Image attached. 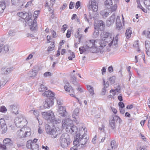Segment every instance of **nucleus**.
I'll return each instance as SVG.
<instances>
[{"mask_svg": "<svg viewBox=\"0 0 150 150\" xmlns=\"http://www.w3.org/2000/svg\"><path fill=\"white\" fill-rule=\"evenodd\" d=\"M74 2L71 1L69 5V8L70 9L73 8L74 7Z\"/></svg>", "mask_w": 150, "mask_h": 150, "instance_id": "nucleus-50", "label": "nucleus"}, {"mask_svg": "<svg viewBox=\"0 0 150 150\" xmlns=\"http://www.w3.org/2000/svg\"><path fill=\"white\" fill-rule=\"evenodd\" d=\"M99 35V32L98 30H95L93 33V37L95 38L97 37Z\"/></svg>", "mask_w": 150, "mask_h": 150, "instance_id": "nucleus-43", "label": "nucleus"}, {"mask_svg": "<svg viewBox=\"0 0 150 150\" xmlns=\"http://www.w3.org/2000/svg\"><path fill=\"white\" fill-rule=\"evenodd\" d=\"M106 91V88L104 86V87L102 88V92L101 93V94L102 95H104L105 94V92Z\"/></svg>", "mask_w": 150, "mask_h": 150, "instance_id": "nucleus-49", "label": "nucleus"}, {"mask_svg": "<svg viewBox=\"0 0 150 150\" xmlns=\"http://www.w3.org/2000/svg\"><path fill=\"white\" fill-rule=\"evenodd\" d=\"M143 34L144 35L147 34V37L148 38H150V31H146L144 30L143 32Z\"/></svg>", "mask_w": 150, "mask_h": 150, "instance_id": "nucleus-44", "label": "nucleus"}, {"mask_svg": "<svg viewBox=\"0 0 150 150\" xmlns=\"http://www.w3.org/2000/svg\"><path fill=\"white\" fill-rule=\"evenodd\" d=\"M94 26L95 29H99L100 31H102L104 29L105 24L102 21L99 20L98 21L97 24L95 25Z\"/></svg>", "mask_w": 150, "mask_h": 150, "instance_id": "nucleus-15", "label": "nucleus"}, {"mask_svg": "<svg viewBox=\"0 0 150 150\" xmlns=\"http://www.w3.org/2000/svg\"><path fill=\"white\" fill-rule=\"evenodd\" d=\"M132 33V31L131 30V28H129L126 30V32L125 35L126 37L127 38H129L131 36V34Z\"/></svg>", "mask_w": 150, "mask_h": 150, "instance_id": "nucleus-28", "label": "nucleus"}, {"mask_svg": "<svg viewBox=\"0 0 150 150\" xmlns=\"http://www.w3.org/2000/svg\"><path fill=\"white\" fill-rule=\"evenodd\" d=\"M71 31L70 30H68L66 34V36L67 38H69L71 36Z\"/></svg>", "mask_w": 150, "mask_h": 150, "instance_id": "nucleus-58", "label": "nucleus"}, {"mask_svg": "<svg viewBox=\"0 0 150 150\" xmlns=\"http://www.w3.org/2000/svg\"><path fill=\"white\" fill-rule=\"evenodd\" d=\"M14 122L16 126L19 128H22L24 127L27 123L26 119L22 116L16 117L15 120Z\"/></svg>", "mask_w": 150, "mask_h": 150, "instance_id": "nucleus-6", "label": "nucleus"}, {"mask_svg": "<svg viewBox=\"0 0 150 150\" xmlns=\"http://www.w3.org/2000/svg\"><path fill=\"white\" fill-rule=\"evenodd\" d=\"M105 44H103V45H102H102H101L100 44V43H99L98 44H99V45L98 46V47H100L101 48H102V49H100V48H98V49H99V52L100 53V54H103V52H104V50H103L102 49L103 48V47H105V46H106V44H105Z\"/></svg>", "mask_w": 150, "mask_h": 150, "instance_id": "nucleus-34", "label": "nucleus"}, {"mask_svg": "<svg viewBox=\"0 0 150 150\" xmlns=\"http://www.w3.org/2000/svg\"><path fill=\"white\" fill-rule=\"evenodd\" d=\"M20 1V0H11V3L12 4L17 6L19 5Z\"/></svg>", "mask_w": 150, "mask_h": 150, "instance_id": "nucleus-35", "label": "nucleus"}, {"mask_svg": "<svg viewBox=\"0 0 150 150\" xmlns=\"http://www.w3.org/2000/svg\"><path fill=\"white\" fill-rule=\"evenodd\" d=\"M33 57V55L31 54H29L28 57L26 59V60H28L31 59Z\"/></svg>", "mask_w": 150, "mask_h": 150, "instance_id": "nucleus-62", "label": "nucleus"}, {"mask_svg": "<svg viewBox=\"0 0 150 150\" xmlns=\"http://www.w3.org/2000/svg\"><path fill=\"white\" fill-rule=\"evenodd\" d=\"M33 142L31 140H29L27 142L26 147L28 149H31V148Z\"/></svg>", "mask_w": 150, "mask_h": 150, "instance_id": "nucleus-32", "label": "nucleus"}, {"mask_svg": "<svg viewBox=\"0 0 150 150\" xmlns=\"http://www.w3.org/2000/svg\"><path fill=\"white\" fill-rule=\"evenodd\" d=\"M47 89V88L43 85V84H41L40 87L38 88V90L40 92H43Z\"/></svg>", "mask_w": 150, "mask_h": 150, "instance_id": "nucleus-33", "label": "nucleus"}, {"mask_svg": "<svg viewBox=\"0 0 150 150\" xmlns=\"http://www.w3.org/2000/svg\"><path fill=\"white\" fill-rule=\"evenodd\" d=\"M4 50H1L3 51V54H5L9 50V49L8 45H6L4 46Z\"/></svg>", "mask_w": 150, "mask_h": 150, "instance_id": "nucleus-38", "label": "nucleus"}, {"mask_svg": "<svg viewBox=\"0 0 150 150\" xmlns=\"http://www.w3.org/2000/svg\"><path fill=\"white\" fill-rule=\"evenodd\" d=\"M115 13L108 18V19L106 21L107 25L109 26L113 24L115 22Z\"/></svg>", "mask_w": 150, "mask_h": 150, "instance_id": "nucleus-20", "label": "nucleus"}, {"mask_svg": "<svg viewBox=\"0 0 150 150\" xmlns=\"http://www.w3.org/2000/svg\"><path fill=\"white\" fill-rule=\"evenodd\" d=\"M25 2L24 1L21 2H19V5L18 6H18V8L19 9H20L21 8L24 6V4H25Z\"/></svg>", "mask_w": 150, "mask_h": 150, "instance_id": "nucleus-47", "label": "nucleus"}, {"mask_svg": "<svg viewBox=\"0 0 150 150\" xmlns=\"http://www.w3.org/2000/svg\"><path fill=\"white\" fill-rule=\"evenodd\" d=\"M100 43L99 41L98 42L97 41H96L93 40H90L86 41V48L88 50L90 48H91L94 46H97V44H98Z\"/></svg>", "mask_w": 150, "mask_h": 150, "instance_id": "nucleus-12", "label": "nucleus"}, {"mask_svg": "<svg viewBox=\"0 0 150 150\" xmlns=\"http://www.w3.org/2000/svg\"><path fill=\"white\" fill-rule=\"evenodd\" d=\"M57 103L58 105H61L62 103V101L60 99H57Z\"/></svg>", "mask_w": 150, "mask_h": 150, "instance_id": "nucleus-53", "label": "nucleus"}, {"mask_svg": "<svg viewBox=\"0 0 150 150\" xmlns=\"http://www.w3.org/2000/svg\"><path fill=\"white\" fill-rule=\"evenodd\" d=\"M42 117L45 119L48 122L54 124H57L60 123V120L55 118L54 113L51 110L42 113Z\"/></svg>", "mask_w": 150, "mask_h": 150, "instance_id": "nucleus-2", "label": "nucleus"}, {"mask_svg": "<svg viewBox=\"0 0 150 150\" xmlns=\"http://www.w3.org/2000/svg\"><path fill=\"white\" fill-rule=\"evenodd\" d=\"M86 135V134L85 132L83 135H81L80 133H78L76 135V137H77V139H79V141H80V142L82 140H86L84 143L86 144L87 140H88V139H87V137L84 138Z\"/></svg>", "mask_w": 150, "mask_h": 150, "instance_id": "nucleus-21", "label": "nucleus"}, {"mask_svg": "<svg viewBox=\"0 0 150 150\" xmlns=\"http://www.w3.org/2000/svg\"><path fill=\"white\" fill-rule=\"evenodd\" d=\"M43 96L46 97L47 98H49L53 99H54V97L55 95V94L54 93L49 90L48 91H45L42 94Z\"/></svg>", "mask_w": 150, "mask_h": 150, "instance_id": "nucleus-18", "label": "nucleus"}, {"mask_svg": "<svg viewBox=\"0 0 150 150\" xmlns=\"http://www.w3.org/2000/svg\"><path fill=\"white\" fill-rule=\"evenodd\" d=\"M98 45H97V46H94L91 48H90V49L88 50V51H90V52L92 53H99V49H98L97 47H98Z\"/></svg>", "mask_w": 150, "mask_h": 150, "instance_id": "nucleus-24", "label": "nucleus"}, {"mask_svg": "<svg viewBox=\"0 0 150 150\" xmlns=\"http://www.w3.org/2000/svg\"><path fill=\"white\" fill-rule=\"evenodd\" d=\"M53 99L47 98L43 103V105L45 108H49L53 105Z\"/></svg>", "mask_w": 150, "mask_h": 150, "instance_id": "nucleus-13", "label": "nucleus"}, {"mask_svg": "<svg viewBox=\"0 0 150 150\" xmlns=\"http://www.w3.org/2000/svg\"><path fill=\"white\" fill-rule=\"evenodd\" d=\"M100 36L102 39L107 43L110 42L112 40L111 34L109 32L103 31L101 33Z\"/></svg>", "mask_w": 150, "mask_h": 150, "instance_id": "nucleus-10", "label": "nucleus"}, {"mask_svg": "<svg viewBox=\"0 0 150 150\" xmlns=\"http://www.w3.org/2000/svg\"><path fill=\"white\" fill-rule=\"evenodd\" d=\"M144 4L146 6V8L150 6V0H145L144 1Z\"/></svg>", "mask_w": 150, "mask_h": 150, "instance_id": "nucleus-40", "label": "nucleus"}, {"mask_svg": "<svg viewBox=\"0 0 150 150\" xmlns=\"http://www.w3.org/2000/svg\"><path fill=\"white\" fill-rule=\"evenodd\" d=\"M34 0H31L30 1H29L27 2L25 6V7L27 8L29 6H31L32 4V3L33 1Z\"/></svg>", "mask_w": 150, "mask_h": 150, "instance_id": "nucleus-48", "label": "nucleus"}, {"mask_svg": "<svg viewBox=\"0 0 150 150\" xmlns=\"http://www.w3.org/2000/svg\"><path fill=\"white\" fill-rule=\"evenodd\" d=\"M116 28L120 30L122 28V26L121 22L120 17L118 16L117 17L116 22Z\"/></svg>", "mask_w": 150, "mask_h": 150, "instance_id": "nucleus-23", "label": "nucleus"}, {"mask_svg": "<svg viewBox=\"0 0 150 150\" xmlns=\"http://www.w3.org/2000/svg\"><path fill=\"white\" fill-rule=\"evenodd\" d=\"M115 79V77L114 76H112V77L110 78L109 80L110 82L112 84L114 83Z\"/></svg>", "mask_w": 150, "mask_h": 150, "instance_id": "nucleus-39", "label": "nucleus"}, {"mask_svg": "<svg viewBox=\"0 0 150 150\" xmlns=\"http://www.w3.org/2000/svg\"><path fill=\"white\" fill-rule=\"evenodd\" d=\"M7 111L6 108L4 106L0 107V112H5Z\"/></svg>", "mask_w": 150, "mask_h": 150, "instance_id": "nucleus-41", "label": "nucleus"}, {"mask_svg": "<svg viewBox=\"0 0 150 150\" xmlns=\"http://www.w3.org/2000/svg\"><path fill=\"white\" fill-rule=\"evenodd\" d=\"M59 141L61 146L65 148L70 144L71 141L70 137L68 134L64 133L60 137Z\"/></svg>", "mask_w": 150, "mask_h": 150, "instance_id": "nucleus-3", "label": "nucleus"}, {"mask_svg": "<svg viewBox=\"0 0 150 150\" xmlns=\"http://www.w3.org/2000/svg\"><path fill=\"white\" fill-rule=\"evenodd\" d=\"M60 116L62 117H65L67 114V112H66L65 108L63 107H60L59 108V110L58 111Z\"/></svg>", "mask_w": 150, "mask_h": 150, "instance_id": "nucleus-22", "label": "nucleus"}, {"mask_svg": "<svg viewBox=\"0 0 150 150\" xmlns=\"http://www.w3.org/2000/svg\"><path fill=\"white\" fill-rule=\"evenodd\" d=\"M46 132L47 134L51 135V137L52 138H55L57 135L60 134V131L56 128H54V126L51 127L48 125H46L45 127Z\"/></svg>", "mask_w": 150, "mask_h": 150, "instance_id": "nucleus-4", "label": "nucleus"}, {"mask_svg": "<svg viewBox=\"0 0 150 150\" xmlns=\"http://www.w3.org/2000/svg\"><path fill=\"white\" fill-rule=\"evenodd\" d=\"M75 36L76 38H77L79 37V41H78V43L79 44L80 43L81 38L82 37V35L80 34H79V32H77V34H75Z\"/></svg>", "mask_w": 150, "mask_h": 150, "instance_id": "nucleus-36", "label": "nucleus"}, {"mask_svg": "<svg viewBox=\"0 0 150 150\" xmlns=\"http://www.w3.org/2000/svg\"><path fill=\"white\" fill-rule=\"evenodd\" d=\"M79 50L81 54H83L84 51H86L87 50H88L87 48L86 47H85L84 48V47L83 46L80 47L79 48Z\"/></svg>", "mask_w": 150, "mask_h": 150, "instance_id": "nucleus-37", "label": "nucleus"}, {"mask_svg": "<svg viewBox=\"0 0 150 150\" xmlns=\"http://www.w3.org/2000/svg\"><path fill=\"white\" fill-rule=\"evenodd\" d=\"M66 129L67 132L69 131L73 134L76 133L78 130L77 128L74 125L68 126L66 128Z\"/></svg>", "mask_w": 150, "mask_h": 150, "instance_id": "nucleus-19", "label": "nucleus"}, {"mask_svg": "<svg viewBox=\"0 0 150 150\" xmlns=\"http://www.w3.org/2000/svg\"><path fill=\"white\" fill-rule=\"evenodd\" d=\"M51 75V74L50 72H47L45 73L44 74V76L45 77H47V76H50Z\"/></svg>", "mask_w": 150, "mask_h": 150, "instance_id": "nucleus-54", "label": "nucleus"}, {"mask_svg": "<svg viewBox=\"0 0 150 150\" xmlns=\"http://www.w3.org/2000/svg\"><path fill=\"white\" fill-rule=\"evenodd\" d=\"M32 14L30 12L24 13L22 18L26 22L27 24L30 26V29L31 31L36 30L37 24L36 19L35 18L33 21L32 18Z\"/></svg>", "mask_w": 150, "mask_h": 150, "instance_id": "nucleus-1", "label": "nucleus"}, {"mask_svg": "<svg viewBox=\"0 0 150 150\" xmlns=\"http://www.w3.org/2000/svg\"><path fill=\"white\" fill-rule=\"evenodd\" d=\"M5 7L6 6L4 1H3L2 2H0V13H3Z\"/></svg>", "mask_w": 150, "mask_h": 150, "instance_id": "nucleus-25", "label": "nucleus"}, {"mask_svg": "<svg viewBox=\"0 0 150 150\" xmlns=\"http://www.w3.org/2000/svg\"><path fill=\"white\" fill-rule=\"evenodd\" d=\"M50 45H51L52 47H48L47 50V51L48 52L51 51L54 49V43H53V44H51Z\"/></svg>", "mask_w": 150, "mask_h": 150, "instance_id": "nucleus-45", "label": "nucleus"}, {"mask_svg": "<svg viewBox=\"0 0 150 150\" xmlns=\"http://www.w3.org/2000/svg\"><path fill=\"white\" fill-rule=\"evenodd\" d=\"M38 72L36 70L33 69L29 72L28 73V76L30 77L35 76H36Z\"/></svg>", "mask_w": 150, "mask_h": 150, "instance_id": "nucleus-26", "label": "nucleus"}, {"mask_svg": "<svg viewBox=\"0 0 150 150\" xmlns=\"http://www.w3.org/2000/svg\"><path fill=\"white\" fill-rule=\"evenodd\" d=\"M79 109L78 108H76L73 111L72 117L76 119L79 113Z\"/></svg>", "mask_w": 150, "mask_h": 150, "instance_id": "nucleus-27", "label": "nucleus"}, {"mask_svg": "<svg viewBox=\"0 0 150 150\" xmlns=\"http://www.w3.org/2000/svg\"><path fill=\"white\" fill-rule=\"evenodd\" d=\"M23 13H24L23 12H20L18 13L17 15L19 17L22 18Z\"/></svg>", "mask_w": 150, "mask_h": 150, "instance_id": "nucleus-63", "label": "nucleus"}, {"mask_svg": "<svg viewBox=\"0 0 150 150\" xmlns=\"http://www.w3.org/2000/svg\"><path fill=\"white\" fill-rule=\"evenodd\" d=\"M13 69V67H10L6 69L5 72L4 73V74H6L10 73Z\"/></svg>", "mask_w": 150, "mask_h": 150, "instance_id": "nucleus-42", "label": "nucleus"}, {"mask_svg": "<svg viewBox=\"0 0 150 150\" xmlns=\"http://www.w3.org/2000/svg\"><path fill=\"white\" fill-rule=\"evenodd\" d=\"M108 71L109 72H112L113 71V67L112 66H109L108 68Z\"/></svg>", "mask_w": 150, "mask_h": 150, "instance_id": "nucleus-61", "label": "nucleus"}, {"mask_svg": "<svg viewBox=\"0 0 150 150\" xmlns=\"http://www.w3.org/2000/svg\"><path fill=\"white\" fill-rule=\"evenodd\" d=\"M115 141H112L111 142V146L112 147V149H113V148H114L115 144Z\"/></svg>", "mask_w": 150, "mask_h": 150, "instance_id": "nucleus-60", "label": "nucleus"}, {"mask_svg": "<svg viewBox=\"0 0 150 150\" xmlns=\"http://www.w3.org/2000/svg\"><path fill=\"white\" fill-rule=\"evenodd\" d=\"M3 142L4 144L2 146L3 150L10 148L13 146V141L9 138H6L3 141Z\"/></svg>", "mask_w": 150, "mask_h": 150, "instance_id": "nucleus-8", "label": "nucleus"}, {"mask_svg": "<svg viewBox=\"0 0 150 150\" xmlns=\"http://www.w3.org/2000/svg\"><path fill=\"white\" fill-rule=\"evenodd\" d=\"M17 136L20 138H22L29 136L31 135L30 129H29L28 131H26L25 128H22L18 130L17 132Z\"/></svg>", "mask_w": 150, "mask_h": 150, "instance_id": "nucleus-7", "label": "nucleus"}, {"mask_svg": "<svg viewBox=\"0 0 150 150\" xmlns=\"http://www.w3.org/2000/svg\"><path fill=\"white\" fill-rule=\"evenodd\" d=\"M96 0H91V2H89L88 9L92 10L93 11H96L98 9V6L96 2Z\"/></svg>", "mask_w": 150, "mask_h": 150, "instance_id": "nucleus-11", "label": "nucleus"}, {"mask_svg": "<svg viewBox=\"0 0 150 150\" xmlns=\"http://www.w3.org/2000/svg\"><path fill=\"white\" fill-rule=\"evenodd\" d=\"M15 33L13 30H11L9 31L8 33L10 36H13L15 35Z\"/></svg>", "mask_w": 150, "mask_h": 150, "instance_id": "nucleus-52", "label": "nucleus"}, {"mask_svg": "<svg viewBox=\"0 0 150 150\" xmlns=\"http://www.w3.org/2000/svg\"><path fill=\"white\" fill-rule=\"evenodd\" d=\"M90 94H91V96H93L94 94V90L93 88L92 87L88 91Z\"/></svg>", "mask_w": 150, "mask_h": 150, "instance_id": "nucleus-51", "label": "nucleus"}, {"mask_svg": "<svg viewBox=\"0 0 150 150\" xmlns=\"http://www.w3.org/2000/svg\"><path fill=\"white\" fill-rule=\"evenodd\" d=\"M64 88L66 91L69 92V94L71 96L73 97L74 96V91L71 85L68 84L67 85L64 86Z\"/></svg>", "mask_w": 150, "mask_h": 150, "instance_id": "nucleus-16", "label": "nucleus"}, {"mask_svg": "<svg viewBox=\"0 0 150 150\" xmlns=\"http://www.w3.org/2000/svg\"><path fill=\"white\" fill-rule=\"evenodd\" d=\"M139 7V8H141L142 10V11H144V12H145V13H146L147 12V10L146 9H145L141 5V4H140V6L139 7Z\"/></svg>", "mask_w": 150, "mask_h": 150, "instance_id": "nucleus-59", "label": "nucleus"}, {"mask_svg": "<svg viewBox=\"0 0 150 150\" xmlns=\"http://www.w3.org/2000/svg\"><path fill=\"white\" fill-rule=\"evenodd\" d=\"M4 46L2 44L0 45V53H1V54H3V51L1 50H4Z\"/></svg>", "mask_w": 150, "mask_h": 150, "instance_id": "nucleus-57", "label": "nucleus"}, {"mask_svg": "<svg viewBox=\"0 0 150 150\" xmlns=\"http://www.w3.org/2000/svg\"><path fill=\"white\" fill-rule=\"evenodd\" d=\"M79 142L80 141H79V139H77V137H76V138L75 137V140L73 142V144L75 146L76 145H77V142L79 143Z\"/></svg>", "mask_w": 150, "mask_h": 150, "instance_id": "nucleus-56", "label": "nucleus"}, {"mask_svg": "<svg viewBox=\"0 0 150 150\" xmlns=\"http://www.w3.org/2000/svg\"><path fill=\"white\" fill-rule=\"evenodd\" d=\"M76 79V78L75 76L74 75H71L70 80L72 83L74 85H76L77 84Z\"/></svg>", "mask_w": 150, "mask_h": 150, "instance_id": "nucleus-29", "label": "nucleus"}, {"mask_svg": "<svg viewBox=\"0 0 150 150\" xmlns=\"http://www.w3.org/2000/svg\"><path fill=\"white\" fill-rule=\"evenodd\" d=\"M118 105L120 107V108H123L125 107L124 104L121 102H120L118 103Z\"/></svg>", "mask_w": 150, "mask_h": 150, "instance_id": "nucleus-46", "label": "nucleus"}, {"mask_svg": "<svg viewBox=\"0 0 150 150\" xmlns=\"http://www.w3.org/2000/svg\"><path fill=\"white\" fill-rule=\"evenodd\" d=\"M52 33L53 38H54L56 37V33L53 30L52 32Z\"/></svg>", "mask_w": 150, "mask_h": 150, "instance_id": "nucleus-64", "label": "nucleus"}, {"mask_svg": "<svg viewBox=\"0 0 150 150\" xmlns=\"http://www.w3.org/2000/svg\"><path fill=\"white\" fill-rule=\"evenodd\" d=\"M80 2L79 1H78L76 4L75 8H78L80 6Z\"/></svg>", "mask_w": 150, "mask_h": 150, "instance_id": "nucleus-55", "label": "nucleus"}, {"mask_svg": "<svg viewBox=\"0 0 150 150\" xmlns=\"http://www.w3.org/2000/svg\"><path fill=\"white\" fill-rule=\"evenodd\" d=\"M9 109L12 113L16 115L18 113V105L16 104L10 105L9 106Z\"/></svg>", "mask_w": 150, "mask_h": 150, "instance_id": "nucleus-17", "label": "nucleus"}, {"mask_svg": "<svg viewBox=\"0 0 150 150\" xmlns=\"http://www.w3.org/2000/svg\"><path fill=\"white\" fill-rule=\"evenodd\" d=\"M100 14L103 17H106L108 16L109 13L106 10H104L101 11L100 12Z\"/></svg>", "mask_w": 150, "mask_h": 150, "instance_id": "nucleus-30", "label": "nucleus"}, {"mask_svg": "<svg viewBox=\"0 0 150 150\" xmlns=\"http://www.w3.org/2000/svg\"><path fill=\"white\" fill-rule=\"evenodd\" d=\"M0 127L1 129V133L3 134L6 132L7 128L6 123L4 118H1L0 119Z\"/></svg>", "mask_w": 150, "mask_h": 150, "instance_id": "nucleus-14", "label": "nucleus"}, {"mask_svg": "<svg viewBox=\"0 0 150 150\" xmlns=\"http://www.w3.org/2000/svg\"><path fill=\"white\" fill-rule=\"evenodd\" d=\"M122 122L120 117L116 115H113L109 120V126L112 129H114L116 128L117 123L119 122L120 124Z\"/></svg>", "mask_w": 150, "mask_h": 150, "instance_id": "nucleus-5", "label": "nucleus"}, {"mask_svg": "<svg viewBox=\"0 0 150 150\" xmlns=\"http://www.w3.org/2000/svg\"><path fill=\"white\" fill-rule=\"evenodd\" d=\"M31 149H32V150H39V145L38 144L35 143V142H33Z\"/></svg>", "mask_w": 150, "mask_h": 150, "instance_id": "nucleus-31", "label": "nucleus"}, {"mask_svg": "<svg viewBox=\"0 0 150 150\" xmlns=\"http://www.w3.org/2000/svg\"><path fill=\"white\" fill-rule=\"evenodd\" d=\"M112 6V0H106L105 2V4L106 7L108 9H110L111 12L115 11L117 8V3Z\"/></svg>", "mask_w": 150, "mask_h": 150, "instance_id": "nucleus-9", "label": "nucleus"}]
</instances>
